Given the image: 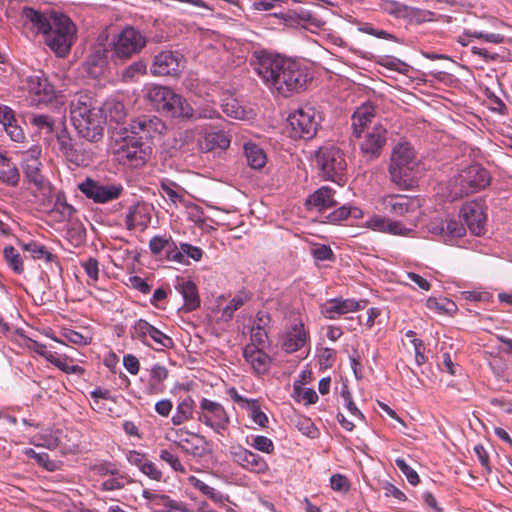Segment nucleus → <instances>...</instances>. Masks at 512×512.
<instances>
[{"instance_id":"57","label":"nucleus","mask_w":512,"mask_h":512,"mask_svg":"<svg viewBox=\"0 0 512 512\" xmlns=\"http://www.w3.org/2000/svg\"><path fill=\"white\" fill-rule=\"evenodd\" d=\"M251 446L256 450L267 454H271L274 451L273 441L270 438L263 435H258L254 437Z\"/></svg>"},{"instance_id":"17","label":"nucleus","mask_w":512,"mask_h":512,"mask_svg":"<svg viewBox=\"0 0 512 512\" xmlns=\"http://www.w3.org/2000/svg\"><path fill=\"white\" fill-rule=\"evenodd\" d=\"M388 131L382 124H376L368 129L360 143V150L368 159H375L381 155L387 142Z\"/></svg>"},{"instance_id":"12","label":"nucleus","mask_w":512,"mask_h":512,"mask_svg":"<svg viewBox=\"0 0 512 512\" xmlns=\"http://www.w3.org/2000/svg\"><path fill=\"white\" fill-rule=\"evenodd\" d=\"M197 420L210 427L217 434L227 430L230 419L225 408L218 402L202 398L196 411Z\"/></svg>"},{"instance_id":"24","label":"nucleus","mask_w":512,"mask_h":512,"mask_svg":"<svg viewBox=\"0 0 512 512\" xmlns=\"http://www.w3.org/2000/svg\"><path fill=\"white\" fill-rule=\"evenodd\" d=\"M381 203L385 211L403 216L411 210L414 201L406 195H387L382 198Z\"/></svg>"},{"instance_id":"10","label":"nucleus","mask_w":512,"mask_h":512,"mask_svg":"<svg viewBox=\"0 0 512 512\" xmlns=\"http://www.w3.org/2000/svg\"><path fill=\"white\" fill-rule=\"evenodd\" d=\"M125 130L141 141H153L162 139L167 132V126L160 117L143 114L131 119Z\"/></svg>"},{"instance_id":"41","label":"nucleus","mask_w":512,"mask_h":512,"mask_svg":"<svg viewBox=\"0 0 512 512\" xmlns=\"http://www.w3.org/2000/svg\"><path fill=\"white\" fill-rule=\"evenodd\" d=\"M150 339L157 345L156 350L171 349L174 347L173 339L160 331L158 328L153 327L150 334Z\"/></svg>"},{"instance_id":"55","label":"nucleus","mask_w":512,"mask_h":512,"mask_svg":"<svg viewBox=\"0 0 512 512\" xmlns=\"http://www.w3.org/2000/svg\"><path fill=\"white\" fill-rule=\"evenodd\" d=\"M341 397L344 400V406L347 408V410L353 416L358 417L359 419L363 420L364 415L362 414V412L357 408V406L353 402L352 395L346 385H344L341 390Z\"/></svg>"},{"instance_id":"39","label":"nucleus","mask_w":512,"mask_h":512,"mask_svg":"<svg viewBox=\"0 0 512 512\" xmlns=\"http://www.w3.org/2000/svg\"><path fill=\"white\" fill-rule=\"evenodd\" d=\"M245 409L247 410L249 417L253 420L255 424L262 428L267 427L269 422L268 417L263 411H261L258 400L251 399Z\"/></svg>"},{"instance_id":"61","label":"nucleus","mask_w":512,"mask_h":512,"mask_svg":"<svg viewBox=\"0 0 512 512\" xmlns=\"http://www.w3.org/2000/svg\"><path fill=\"white\" fill-rule=\"evenodd\" d=\"M62 336L69 342L77 345H87L88 339L83 336L80 332L72 329L64 328L62 330Z\"/></svg>"},{"instance_id":"14","label":"nucleus","mask_w":512,"mask_h":512,"mask_svg":"<svg viewBox=\"0 0 512 512\" xmlns=\"http://www.w3.org/2000/svg\"><path fill=\"white\" fill-rule=\"evenodd\" d=\"M184 68L183 55L177 51H162L157 54L151 65L155 76H178Z\"/></svg>"},{"instance_id":"64","label":"nucleus","mask_w":512,"mask_h":512,"mask_svg":"<svg viewBox=\"0 0 512 512\" xmlns=\"http://www.w3.org/2000/svg\"><path fill=\"white\" fill-rule=\"evenodd\" d=\"M331 488L335 491L344 492L349 490L348 479L341 474H334L330 478Z\"/></svg>"},{"instance_id":"31","label":"nucleus","mask_w":512,"mask_h":512,"mask_svg":"<svg viewBox=\"0 0 512 512\" xmlns=\"http://www.w3.org/2000/svg\"><path fill=\"white\" fill-rule=\"evenodd\" d=\"M182 450L194 457H202L208 452V442L204 436L192 433L184 443Z\"/></svg>"},{"instance_id":"25","label":"nucleus","mask_w":512,"mask_h":512,"mask_svg":"<svg viewBox=\"0 0 512 512\" xmlns=\"http://www.w3.org/2000/svg\"><path fill=\"white\" fill-rule=\"evenodd\" d=\"M375 115V107L372 103L362 104L352 116L353 134L357 138H361L362 132L366 125L371 122Z\"/></svg>"},{"instance_id":"53","label":"nucleus","mask_w":512,"mask_h":512,"mask_svg":"<svg viewBox=\"0 0 512 512\" xmlns=\"http://www.w3.org/2000/svg\"><path fill=\"white\" fill-rule=\"evenodd\" d=\"M131 480L129 479V476L127 475H118L114 478H109L102 482L101 484V490L103 491H114L122 489L125 485V482L129 483Z\"/></svg>"},{"instance_id":"51","label":"nucleus","mask_w":512,"mask_h":512,"mask_svg":"<svg viewBox=\"0 0 512 512\" xmlns=\"http://www.w3.org/2000/svg\"><path fill=\"white\" fill-rule=\"evenodd\" d=\"M395 464L399 470L406 476L408 482L411 485H417L420 482V478L417 472L412 469L403 458L395 459Z\"/></svg>"},{"instance_id":"21","label":"nucleus","mask_w":512,"mask_h":512,"mask_svg":"<svg viewBox=\"0 0 512 512\" xmlns=\"http://www.w3.org/2000/svg\"><path fill=\"white\" fill-rule=\"evenodd\" d=\"M335 190L329 186H322L314 191L305 201L308 209L315 208L318 211H324L337 205L334 198Z\"/></svg>"},{"instance_id":"37","label":"nucleus","mask_w":512,"mask_h":512,"mask_svg":"<svg viewBox=\"0 0 512 512\" xmlns=\"http://www.w3.org/2000/svg\"><path fill=\"white\" fill-rule=\"evenodd\" d=\"M153 327L154 326L151 325L148 321L139 319L131 327L130 333L132 338L138 339L142 343L149 345L147 338L150 337Z\"/></svg>"},{"instance_id":"7","label":"nucleus","mask_w":512,"mask_h":512,"mask_svg":"<svg viewBox=\"0 0 512 512\" xmlns=\"http://www.w3.org/2000/svg\"><path fill=\"white\" fill-rule=\"evenodd\" d=\"M315 157L322 177L341 185L347 170L344 152L335 145L326 144L317 150Z\"/></svg>"},{"instance_id":"29","label":"nucleus","mask_w":512,"mask_h":512,"mask_svg":"<svg viewBox=\"0 0 512 512\" xmlns=\"http://www.w3.org/2000/svg\"><path fill=\"white\" fill-rule=\"evenodd\" d=\"M150 221L144 205H135L130 207L126 215V225L129 230L136 228L145 229Z\"/></svg>"},{"instance_id":"44","label":"nucleus","mask_w":512,"mask_h":512,"mask_svg":"<svg viewBox=\"0 0 512 512\" xmlns=\"http://www.w3.org/2000/svg\"><path fill=\"white\" fill-rule=\"evenodd\" d=\"M380 64L387 69L397 71L404 75H406L411 69V67L407 63L392 56L384 57L380 61Z\"/></svg>"},{"instance_id":"16","label":"nucleus","mask_w":512,"mask_h":512,"mask_svg":"<svg viewBox=\"0 0 512 512\" xmlns=\"http://www.w3.org/2000/svg\"><path fill=\"white\" fill-rule=\"evenodd\" d=\"M460 216L472 234L480 236L485 233L486 213L482 201L474 200L465 203L460 210Z\"/></svg>"},{"instance_id":"43","label":"nucleus","mask_w":512,"mask_h":512,"mask_svg":"<svg viewBox=\"0 0 512 512\" xmlns=\"http://www.w3.org/2000/svg\"><path fill=\"white\" fill-rule=\"evenodd\" d=\"M34 259L43 260L47 265L57 266V256L45 245L34 241Z\"/></svg>"},{"instance_id":"1","label":"nucleus","mask_w":512,"mask_h":512,"mask_svg":"<svg viewBox=\"0 0 512 512\" xmlns=\"http://www.w3.org/2000/svg\"><path fill=\"white\" fill-rule=\"evenodd\" d=\"M254 70L263 82L283 96L301 91L311 79L300 64L279 54H255Z\"/></svg>"},{"instance_id":"47","label":"nucleus","mask_w":512,"mask_h":512,"mask_svg":"<svg viewBox=\"0 0 512 512\" xmlns=\"http://www.w3.org/2000/svg\"><path fill=\"white\" fill-rule=\"evenodd\" d=\"M56 138L60 146V150L70 159V161H74L73 156V145L71 142V138L67 134V130L63 127L60 132H56Z\"/></svg>"},{"instance_id":"60","label":"nucleus","mask_w":512,"mask_h":512,"mask_svg":"<svg viewBox=\"0 0 512 512\" xmlns=\"http://www.w3.org/2000/svg\"><path fill=\"white\" fill-rule=\"evenodd\" d=\"M108 111L110 120L116 123H120L126 117L125 107L121 102L112 103Z\"/></svg>"},{"instance_id":"49","label":"nucleus","mask_w":512,"mask_h":512,"mask_svg":"<svg viewBox=\"0 0 512 512\" xmlns=\"http://www.w3.org/2000/svg\"><path fill=\"white\" fill-rule=\"evenodd\" d=\"M170 246H174V241L161 236H154L149 242L150 251L154 255L166 252Z\"/></svg>"},{"instance_id":"4","label":"nucleus","mask_w":512,"mask_h":512,"mask_svg":"<svg viewBox=\"0 0 512 512\" xmlns=\"http://www.w3.org/2000/svg\"><path fill=\"white\" fill-rule=\"evenodd\" d=\"M71 121L78 134L89 140L97 141L103 135L102 112L99 107L93 105L92 98L86 94H80L71 101Z\"/></svg>"},{"instance_id":"33","label":"nucleus","mask_w":512,"mask_h":512,"mask_svg":"<svg viewBox=\"0 0 512 512\" xmlns=\"http://www.w3.org/2000/svg\"><path fill=\"white\" fill-rule=\"evenodd\" d=\"M34 126L51 138L56 129V120L47 114H34Z\"/></svg>"},{"instance_id":"59","label":"nucleus","mask_w":512,"mask_h":512,"mask_svg":"<svg viewBox=\"0 0 512 512\" xmlns=\"http://www.w3.org/2000/svg\"><path fill=\"white\" fill-rule=\"evenodd\" d=\"M140 471L144 475H146L148 478H150L151 480H154V481H157V482L161 481L162 478H163L162 471L156 466L155 463H153L149 459H147V461L142 466Z\"/></svg>"},{"instance_id":"46","label":"nucleus","mask_w":512,"mask_h":512,"mask_svg":"<svg viewBox=\"0 0 512 512\" xmlns=\"http://www.w3.org/2000/svg\"><path fill=\"white\" fill-rule=\"evenodd\" d=\"M18 24L22 34L29 38L32 33V7L25 6L22 8Z\"/></svg>"},{"instance_id":"26","label":"nucleus","mask_w":512,"mask_h":512,"mask_svg":"<svg viewBox=\"0 0 512 512\" xmlns=\"http://www.w3.org/2000/svg\"><path fill=\"white\" fill-rule=\"evenodd\" d=\"M0 123L11 140L21 142L24 139L23 130L16 124L13 110L6 105H0Z\"/></svg>"},{"instance_id":"9","label":"nucleus","mask_w":512,"mask_h":512,"mask_svg":"<svg viewBox=\"0 0 512 512\" xmlns=\"http://www.w3.org/2000/svg\"><path fill=\"white\" fill-rule=\"evenodd\" d=\"M287 120L292 138L312 139L317 133L321 115L314 107L307 105L290 113Z\"/></svg>"},{"instance_id":"40","label":"nucleus","mask_w":512,"mask_h":512,"mask_svg":"<svg viewBox=\"0 0 512 512\" xmlns=\"http://www.w3.org/2000/svg\"><path fill=\"white\" fill-rule=\"evenodd\" d=\"M147 71V64L143 60L135 61L126 67L122 72V79L131 82Z\"/></svg>"},{"instance_id":"50","label":"nucleus","mask_w":512,"mask_h":512,"mask_svg":"<svg viewBox=\"0 0 512 512\" xmlns=\"http://www.w3.org/2000/svg\"><path fill=\"white\" fill-rule=\"evenodd\" d=\"M34 460L47 471L54 472L61 466V462L50 458L47 453H36L34 452Z\"/></svg>"},{"instance_id":"11","label":"nucleus","mask_w":512,"mask_h":512,"mask_svg":"<svg viewBox=\"0 0 512 512\" xmlns=\"http://www.w3.org/2000/svg\"><path fill=\"white\" fill-rule=\"evenodd\" d=\"M146 44L147 39L142 32L134 27L127 26L113 39V55L126 60L140 53Z\"/></svg>"},{"instance_id":"62","label":"nucleus","mask_w":512,"mask_h":512,"mask_svg":"<svg viewBox=\"0 0 512 512\" xmlns=\"http://www.w3.org/2000/svg\"><path fill=\"white\" fill-rule=\"evenodd\" d=\"M411 230L406 228L401 222L394 220H387L385 233L392 235L406 236Z\"/></svg>"},{"instance_id":"3","label":"nucleus","mask_w":512,"mask_h":512,"mask_svg":"<svg viewBox=\"0 0 512 512\" xmlns=\"http://www.w3.org/2000/svg\"><path fill=\"white\" fill-rule=\"evenodd\" d=\"M34 208L46 215L47 221L62 223L69 220L74 208L62 193H55L50 181L34 168Z\"/></svg>"},{"instance_id":"2","label":"nucleus","mask_w":512,"mask_h":512,"mask_svg":"<svg viewBox=\"0 0 512 512\" xmlns=\"http://www.w3.org/2000/svg\"><path fill=\"white\" fill-rule=\"evenodd\" d=\"M34 27L43 35L44 43L59 58L69 55L76 41L77 27L62 13L34 10Z\"/></svg>"},{"instance_id":"8","label":"nucleus","mask_w":512,"mask_h":512,"mask_svg":"<svg viewBox=\"0 0 512 512\" xmlns=\"http://www.w3.org/2000/svg\"><path fill=\"white\" fill-rule=\"evenodd\" d=\"M489 172L479 164L462 169L453 181L454 198L476 193L490 184Z\"/></svg>"},{"instance_id":"54","label":"nucleus","mask_w":512,"mask_h":512,"mask_svg":"<svg viewBox=\"0 0 512 512\" xmlns=\"http://www.w3.org/2000/svg\"><path fill=\"white\" fill-rule=\"evenodd\" d=\"M311 255L317 261H333L335 259V255L333 250L328 245H316L311 249Z\"/></svg>"},{"instance_id":"56","label":"nucleus","mask_w":512,"mask_h":512,"mask_svg":"<svg viewBox=\"0 0 512 512\" xmlns=\"http://www.w3.org/2000/svg\"><path fill=\"white\" fill-rule=\"evenodd\" d=\"M340 304V315H344L350 312H355L364 309L366 305L365 300L356 301L354 299H341L339 298Z\"/></svg>"},{"instance_id":"63","label":"nucleus","mask_w":512,"mask_h":512,"mask_svg":"<svg viewBox=\"0 0 512 512\" xmlns=\"http://www.w3.org/2000/svg\"><path fill=\"white\" fill-rule=\"evenodd\" d=\"M126 459L131 465L136 466L140 470L148 458L146 454L142 452L129 450L126 453Z\"/></svg>"},{"instance_id":"15","label":"nucleus","mask_w":512,"mask_h":512,"mask_svg":"<svg viewBox=\"0 0 512 512\" xmlns=\"http://www.w3.org/2000/svg\"><path fill=\"white\" fill-rule=\"evenodd\" d=\"M80 191L96 203H107L118 199L122 193L120 185H104L90 178H87L79 185Z\"/></svg>"},{"instance_id":"34","label":"nucleus","mask_w":512,"mask_h":512,"mask_svg":"<svg viewBox=\"0 0 512 512\" xmlns=\"http://www.w3.org/2000/svg\"><path fill=\"white\" fill-rule=\"evenodd\" d=\"M0 181L11 186L16 185L19 181L18 169L8 158L0 166Z\"/></svg>"},{"instance_id":"18","label":"nucleus","mask_w":512,"mask_h":512,"mask_svg":"<svg viewBox=\"0 0 512 512\" xmlns=\"http://www.w3.org/2000/svg\"><path fill=\"white\" fill-rule=\"evenodd\" d=\"M230 454L236 464L249 472L265 474L269 471V465L262 456L242 446L232 447Z\"/></svg>"},{"instance_id":"58","label":"nucleus","mask_w":512,"mask_h":512,"mask_svg":"<svg viewBox=\"0 0 512 512\" xmlns=\"http://www.w3.org/2000/svg\"><path fill=\"white\" fill-rule=\"evenodd\" d=\"M159 458L166 462L167 464L170 465V467L176 471V472H181V473H185V468L184 466L181 464L178 456H176L175 454L171 453L170 451L166 450V449H163L160 451L159 453Z\"/></svg>"},{"instance_id":"6","label":"nucleus","mask_w":512,"mask_h":512,"mask_svg":"<svg viewBox=\"0 0 512 512\" xmlns=\"http://www.w3.org/2000/svg\"><path fill=\"white\" fill-rule=\"evenodd\" d=\"M416 166V154L408 142H401L394 146L388 169L394 184L401 188H408L413 181Z\"/></svg>"},{"instance_id":"13","label":"nucleus","mask_w":512,"mask_h":512,"mask_svg":"<svg viewBox=\"0 0 512 512\" xmlns=\"http://www.w3.org/2000/svg\"><path fill=\"white\" fill-rule=\"evenodd\" d=\"M151 147L134 136L127 135L116 151L118 160L131 167L143 166L151 156Z\"/></svg>"},{"instance_id":"27","label":"nucleus","mask_w":512,"mask_h":512,"mask_svg":"<svg viewBox=\"0 0 512 512\" xmlns=\"http://www.w3.org/2000/svg\"><path fill=\"white\" fill-rule=\"evenodd\" d=\"M431 231L444 237V239L451 240L454 238L463 237L466 233L464 225L455 219L446 220L445 223L441 222L432 226Z\"/></svg>"},{"instance_id":"23","label":"nucleus","mask_w":512,"mask_h":512,"mask_svg":"<svg viewBox=\"0 0 512 512\" xmlns=\"http://www.w3.org/2000/svg\"><path fill=\"white\" fill-rule=\"evenodd\" d=\"M309 338L308 332L304 329L302 322L296 323L284 336L282 349L287 353H294L301 349Z\"/></svg>"},{"instance_id":"52","label":"nucleus","mask_w":512,"mask_h":512,"mask_svg":"<svg viewBox=\"0 0 512 512\" xmlns=\"http://www.w3.org/2000/svg\"><path fill=\"white\" fill-rule=\"evenodd\" d=\"M465 35L469 36V37L481 39L484 42L494 43V44L503 43L504 39H505L504 35H501V34H497V33H483V32H479V31H476V30H474V31L466 30L465 31Z\"/></svg>"},{"instance_id":"32","label":"nucleus","mask_w":512,"mask_h":512,"mask_svg":"<svg viewBox=\"0 0 512 512\" xmlns=\"http://www.w3.org/2000/svg\"><path fill=\"white\" fill-rule=\"evenodd\" d=\"M193 403V400L187 397L177 405L176 412L171 419L174 425H181L192 418Z\"/></svg>"},{"instance_id":"42","label":"nucleus","mask_w":512,"mask_h":512,"mask_svg":"<svg viewBox=\"0 0 512 512\" xmlns=\"http://www.w3.org/2000/svg\"><path fill=\"white\" fill-rule=\"evenodd\" d=\"M205 143L207 150H211L214 148H221L226 149L229 144L230 140L225 136L222 132H216V133H208L205 136Z\"/></svg>"},{"instance_id":"5","label":"nucleus","mask_w":512,"mask_h":512,"mask_svg":"<svg viewBox=\"0 0 512 512\" xmlns=\"http://www.w3.org/2000/svg\"><path fill=\"white\" fill-rule=\"evenodd\" d=\"M146 99L158 111L174 118L191 119L194 117L192 106L181 95L162 85H150L146 88Z\"/></svg>"},{"instance_id":"19","label":"nucleus","mask_w":512,"mask_h":512,"mask_svg":"<svg viewBox=\"0 0 512 512\" xmlns=\"http://www.w3.org/2000/svg\"><path fill=\"white\" fill-rule=\"evenodd\" d=\"M243 358L250 365L255 375H264L270 370L271 357L262 348L257 347L255 343L247 344L244 347Z\"/></svg>"},{"instance_id":"35","label":"nucleus","mask_w":512,"mask_h":512,"mask_svg":"<svg viewBox=\"0 0 512 512\" xmlns=\"http://www.w3.org/2000/svg\"><path fill=\"white\" fill-rule=\"evenodd\" d=\"M4 259L15 273L21 274L24 271L23 260L20 253L13 246H6L3 250Z\"/></svg>"},{"instance_id":"36","label":"nucleus","mask_w":512,"mask_h":512,"mask_svg":"<svg viewBox=\"0 0 512 512\" xmlns=\"http://www.w3.org/2000/svg\"><path fill=\"white\" fill-rule=\"evenodd\" d=\"M59 430L56 432L46 430L44 433L34 434V446L55 449L59 445Z\"/></svg>"},{"instance_id":"38","label":"nucleus","mask_w":512,"mask_h":512,"mask_svg":"<svg viewBox=\"0 0 512 512\" xmlns=\"http://www.w3.org/2000/svg\"><path fill=\"white\" fill-rule=\"evenodd\" d=\"M188 481L189 483L194 487L196 488L197 490H199L202 494L206 495L207 497H209L212 501L216 502V503H220L222 502L223 500V495L216 491L214 488L208 486L206 483H204L203 481H201L200 479H198L197 477L195 476H190L188 478Z\"/></svg>"},{"instance_id":"20","label":"nucleus","mask_w":512,"mask_h":512,"mask_svg":"<svg viewBox=\"0 0 512 512\" xmlns=\"http://www.w3.org/2000/svg\"><path fill=\"white\" fill-rule=\"evenodd\" d=\"M107 57L108 50L105 45L101 42L95 44L84 63L86 72L93 78L98 77L107 63Z\"/></svg>"},{"instance_id":"48","label":"nucleus","mask_w":512,"mask_h":512,"mask_svg":"<svg viewBox=\"0 0 512 512\" xmlns=\"http://www.w3.org/2000/svg\"><path fill=\"white\" fill-rule=\"evenodd\" d=\"M249 300V296L245 292H239L236 294L224 308L223 314L228 317H232L234 312L238 310Z\"/></svg>"},{"instance_id":"45","label":"nucleus","mask_w":512,"mask_h":512,"mask_svg":"<svg viewBox=\"0 0 512 512\" xmlns=\"http://www.w3.org/2000/svg\"><path fill=\"white\" fill-rule=\"evenodd\" d=\"M82 267L89 277L88 285H95L99 279V262L96 258L90 257L86 261L82 262Z\"/></svg>"},{"instance_id":"28","label":"nucleus","mask_w":512,"mask_h":512,"mask_svg":"<svg viewBox=\"0 0 512 512\" xmlns=\"http://www.w3.org/2000/svg\"><path fill=\"white\" fill-rule=\"evenodd\" d=\"M176 288L184 299V305L182 307L183 310L190 312L200 306V299L195 283L192 281H184L179 283Z\"/></svg>"},{"instance_id":"30","label":"nucleus","mask_w":512,"mask_h":512,"mask_svg":"<svg viewBox=\"0 0 512 512\" xmlns=\"http://www.w3.org/2000/svg\"><path fill=\"white\" fill-rule=\"evenodd\" d=\"M244 152L247 163L251 168L261 169L265 166L267 157L266 153L260 146L254 143H246L244 145Z\"/></svg>"},{"instance_id":"22","label":"nucleus","mask_w":512,"mask_h":512,"mask_svg":"<svg viewBox=\"0 0 512 512\" xmlns=\"http://www.w3.org/2000/svg\"><path fill=\"white\" fill-rule=\"evenodd\" d=\"M56 98L54 86L45 77L43 71L34 75V106L51 103Z\"/></svg>"}]
</instances>
